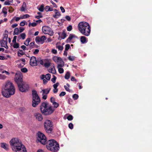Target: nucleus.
I'll return each mask as SVG.
<instances>
[{"mask_svg": "<svg viewBox=\"0 0 152 152\" xmlns=\"http://www.w3.org/2000/svg\"><path fill=\"white\" fill-rule=\"evenodd\" d=\"M10 143L14 152H27L25 147L18 138H13Z\"/></svg>", "mask_w": 152, "mask_h": 152, "instance_id": "obj_1", "label": "nucleus"}, {"mask_svg": "<svg viewBox=\"0 0 152 152\" xmlns=\"http://www.w3.org/2000/svg\"><path fill=\"white\" fill-rule=\"evenodd\" d=\"M78 28L79 31L83 35L86 36L90 35L91 28L88 23L84 21L81 22L79 23Z\"/></svg>", "mask_w": 152, "mask_h": 152, "instance_id": "obj_2", "label": "nucleus"}, {"mask_svg": "<svg viewBox=\"0 0 152 152\" xmlns=\"http://www.w3.org/2000/svg\"><path fill=\"white\" fill-rule=\"evenodd\" d=\"M46 147L48 150L53 152H57L59 149V145L54 140H51L48 141Z\"/></svg>", "mask_w": 152, "mask_h": 152, "instance_id": "obj_3", "label": "nucleus"}, {"mask_svg": "<svg viewBox=\"0 0 152 152\" xmlns=\"http://www.w3.org/2000/svg\"><path fill=\"white\" fill-rule=\"evenodd\" d=\"M41 112L45 115H48L52 113L54 111V109L51 106H48L46 103H42L40 106Z\"/></svg>", "mask_w": 152, "mask_h": 152, "instance_id": "obj_4", "label": "nucleus"}, {"mask_svg": "<svg viewBox=\"0 0 152 152\" xmlns=\"http://www.w3.org/2000/svg\"><path fill=\"white\" fill-rule=\"evenodd\" d=\"M33 102L32 105L34 107H36L40 102V99L37 91L35 90L32 91Z\"/></svg>", "mask_w": 152, "mask_h": 152, "instance_id": "obj_5", "label": "nucleus"}, {"mask_svg": "<svg viewBox=\"0 0 152 152\" xmlns=\"http://www.w3.org/2000/svg\"><path fill=\"white\" fill-rule=\"evenodd\" d=\"M45 129L47 133H50L53 130V124L52 121L49 120H46L44 123Z\"/></svg>", "mask_w": 152, "mask_h": 152, "instance_id": "obj_6", "label": "nucleus"}, {"mask_svg": "<svg viewBox=\"0 0 152 152\" xmlns=\"http://www.w3.org/2000/svg\"><path fill=\"white\" fill-rule=\"evenodd\" d=\"M6 89L7 91H10L11 94H14L15 92V88L13 84L10 81L6 83L4 87V88Z\"/></svg>", "mask_w": 152, "mask_h": 152, "instance_id": "obj_7", "label": "nucleus"}, {"mask_svg": "<svg viewBox=\"0 0 152 152\" xmlns=\"http://www.w3.org/2000/svg\"><path fill=\"white\" fill-rule=\"evenodd\" d=\"M37 135V140L42 144L45 145L46 143L47 139L45 135L42 133L38 132Z\"/></svg>", "mask_w": 152, "mask_h": 152, "instance_id": "obj_8", "label": "nucleus"}, {"mask_svg": "<svg viewBox=\"0 0 152 152\" xmlns=\"http://www.w3.org/2000/svg\"><path fill=\"white\" fill-rule=\"evenodd\" d=\"M19 90L22 92H26L29 88L28 85L26 83L23 82L18 85Z\"/></svg>", "mask_w": 152, "mask_h": 152, "instance_id": "obj_9", "label": "nucleus"}, {"mask_svg": "<svg viewBox=\"0 0 152 152\" xmlns=\"http://www.w3.org/2000/svg\"><path fill=\"white\" fill-rule=\"evenodd\" d=\"M22 77L23 75L21 72H18L15 74V80L18 85L23 83Z\"/></svg>", "mask_w": 152, "mask_h": 152, "instance_id": "obj_10", "label": "nucleus"}, {"mask_svg": "<svg viewBox=\"0 0 152 152\" xmlns=\"http://www.w3.org/2000/svg\"><path fill=\"white\" fill-rule=\"evenodd\" d=\"M42 30L45 34H48L50 36H53V33L51 28L48 26H45L42 27Z\"/></svg>", "mask_w": 152, "mask_h": 152, "instance_id": "obj_11", "label": "nucleus"}, {"mask_svg": "<svg viewBox=\"0 0 152 152\" xmlns=\"http://www.w3.org/2000/svg\"><path fill=\"white\" fill-rule=\"evenodd\" d=\"M52 59L53 61L57 64V65L64 64V62L62 59L59 57L54 56Z\"/></svg>", "mask_w": 152, "mask_h": 152, "instance_id": "obj_12", "label": "nucleus"}, {"mask_svg": "<svg viewBox=\"0 0 152 152\" xmlns=\"http://www.w3.org/2000/svg\"><path fill=\"white\" fill-rule=\"evenodd\" d=\"M51 88H48L46 89H43L40 92L42 94V99H46L47 98V94L49 92Z\"/></svg>", "mask_w": 152, "mask_h": 152, "instance_id": "obj_13", "label": "nucleus"}, {"mask_svg": "<svg viewBox=\"0 0 152 152\" xmlns=\"http://www.w3.org/2000/svg\"><path fill=\"white\" fill-rule=\"evenodd\" d=\"M25 62L26 60L24 58H20L15 61L17 66L19 68L23 67Z\"/></svg>", "mask_w": 152, "mask_h": 152, "instance_id": "obj_14", "label": "nucleus"}, {"mask_svg": "<svg viewBox=\"0 0 152 152\" xmlns=\"http://www.w3.org/2000/svg\"><path fill=\"white\" fill-rule=\"evenodd\" d=\"M1 93L3 96L7 98H9L11 95H13L11 94L10 91H7V90L4 88L2 89Z\"/></svg>", "mask_w": 152, "mask_h": 152, "instance_id": "obj_15", "label": "nucleus"}, {"mask_svg": "<svg viewBox=\"0 0 152 152\" xmlns=\"http://www.w3.org/2000/svg\"><path fill=\"white\" fill-rule=\"evenodd\" d=\"M30 64L31 66H34L37 65V61L35 56H32L30 61Z\"/></svg>", "mask_w": 152, "mask_h": 152, "instance_id": "obj_16", "label": "nucleus"}, {"mask_svg": "<svg viewBox=\"0 0 152 152\" xmlns=\"http://www.w3.org/2000/svg\"><path fill=\"white\" fill-rule=\"evenodd\" d=\"M46 39V37L43 36L41 37H37L35 38V41L36 42H39L41 44L44 43V41Z\"/></svg>", "mask_w": 152, "mask_h": 152, "instance_id": "obj_17", "label": "nucleus"}, {"mask_svg": "<svg viewBox=\"0 0 152 152\" xmlns=\"http://www.w3.org/2000/svg\"><path fill=\"white\" fill-rule=\"evenodd\" d=\"M34 115L35 118L39 121H41L43 119V117L40 113H36L34 114Z\"/></svg>", "mask_w": 152, "mask_h": 152, "instance_id": "obj_18", "label": "nucleus"}, {"mask_svg": "<svg viewBox=\"0 0 152 152\" xmlns=\"http://www.w3.org/2000/svg\"><path fill=\"white\" fill-rule=\"evenodd\" d=\"M7 41L6 40H2L0 41L1 46L4 47L7 49L8 48V47L7 45Z\"/></svg>", "mask_w": 152, "mask_h": 152, "instance_id": "obj_19", "label": "nucleus"}, {"mask_svg": "<svg viewBox=\"0 0 152 152\" xmlns=\"http://www.w3.org/2000/svg\"><path fill=\"white\" fill-rule=\"evenodd\" d=\"M48 71L49 72L53 74H55L56 73V71L55 70L54 65L53 64H51L50 67L48 69Z\"/></svg>", "mask_w": 152, "mask_h": 152, "instance_id": "obj_20", "label": "nucleus"}, {"mask_svg": "<svg viewBox=\"0 0 152 152\" xmlns=\"http://www.w3.org/2000/svg\"><path fill=\"white\" fill-rule=\"evenodd\" d=\"M76 37L75 35L73 34H70L68 38L66 40V43H69L71 42V41L73 39Z\"/></svg>", "mask_w": 152, "mask_h": 152, "instance_id": "obj_21", "label": "nucleus"}, {"mask_svg": "<svg viewBox=\"0 0 152 152\" xmlns=\"http://www.w3.org/2000/svg\"><path fill=\"white\" fill-rule=\"evenodd\" d=\"M53 11L55 14L53 15V17L55 18H58L61 15L60 12L56 9L54 10Z\"/></svg>", "mask_w": 152, "mask_h": 152, "instance_id": "obj_22", "label": "nucleus"}, {"mask_svg": "<svg viewBox=\"0 0 152 152\" xmlns=\"http://www.w3.org/2000/svg\"><path fill=\"white\" fill-rule=\"evenodd\" d=\"M64 65V64L62 65H57V68L58 69V71L60 74L63 73L64 72V70L62 67Z\"/></svg>", "mask_w": 152, "mask_h": 152, "instance_id": "obj_23", "label": "nucleus"}, {"mask_svg": "<svg viewBox=\"0 0 152 152\" xmlns=\"http://www.w3.org/2000/svg\"><path fill=\"white\" fill-rule=\"evenodd\" d=\"M27 5L25 2H23L21 7L20 8V10L21 12H24L27 10Z\"/></svg>", "mask_w": 152, "mask_h": 152, "instance_id": "obj_24", "label": "nucleus"}, {"mask_svg": "<svg viewBox=\"0 0 152 152\" xmlns=\"http://www.w3.org/2000/svg\"><path fill=\"white\" fill-rule=\"evenodd\" d=\"M1 148H4L6 150H8L9 149V146L8 145L5 143L1 142Z\"/></svg>", "mask_w": 152, "mask_h": 152, "instance_id": "obj_25", "label": "nucleus"}, {"mask_svg": "<svg viewBox=\"0 0 152 152\" xmlns=\"http://www.w3.org/2000/svg\"><path fill=\"white\" fill-rule=\"evenodd\" d=\"M51 64L49 60L46 59H45V62L44 65L45 67L48 68L49 67L50 65H51Z\"/></svg>", "mask_w": 152, "mask_h": 152, "instance_id": "obj_26", "label": "nucleus"}, {"mask_svg": "<svg viewBox=\"0 0 152 152\" xmlns=\"http://www.w3.org/2000/svg\"><path fill=\"white\" fill-rule=\"evenodd\" d=\"M80 40L82 44H85L88 42L87 38L84 36H81L80 38Z\"/></svg>", "mask_w": 152, "mask_h": 152, "instance_id": "obj_27", "label": "nucleus"}, {"mask_svg": "<svg viewBox=\"0 0 152 152\" xmlns=\"http://www.w3.org/2000/svg\"><path fill=\"white\" fill-rule=\"evenodd\" d=\"M56 48L61 52L62 51L64 48L63 45H58V43L56 44Z\"/></svg>", "mask_w": 152, "mask_h": 152, "instance_id": "obj_28", "label": "nucleus"}, {"mask_svg": "<svg viewBox=\"0 0 152 152\" xmlns=\"http://www.w3.org/2000/svg\"><path fill=\"white\" fill-rule=\"evenodd\" d=\"M2 12L4 14V17H6L7 12V9L5 7H3L2 10Z\"/></svg>", "mask_w": 152, "mask_h": 152, "instance_id": "obj_29", "label": "nucleus"}, {"mask_svg": "<svg viewBox=\"0 0 152 152\" xmlns=\"http://www.w3.org/2000/svg\"><path fill=\"white\" fill-rule=\"evenodd\" d=\"M44 5L42 4L40 7H38L37 9L40 12H42L44 11Z\"/></svg>", "mask_w": 152, "mask_h": 152, "instance_id": "obj_30", "label": "nucleus"}, {"mask_svg": "<svg viewBox=\"0 0 152 152\" xmlns=\"http://www.w3.org/2000/svg\"><path fill=\"white\" fill-rule=\"evenodd\" d=\"M45 10L46 12L52 11L53 10V9L52 8H50V6H47L45 7Z\"/></svg>", "mask_w": 152, "mask_h": 152, "instance_id": "obj_31", "label": "nucleus"}, {"mask_svg": "<svg viewBox=\"0 0 152 152\" xmlns=\"http://www.w3.org/2000/svg\"><path fill=\"white\" fill-rule=\"evenodd\" d=\"M20 33L19 30L18 28H16L14 29L13 32L14 35H18Z\"/></svg>", "mask_w": 152, "mask_h": 152, "instance_id": "obj_32", "label": "nucleus"}, {"mask_svg": "<svg viewBox=\"0 0 152 152\" xmlns=\"http://www.w3.org/2000/svg\"><path fill=\"white\" fill-rule=\"evenodd\" d=\"M31 41V39L30 38H27L26 40L25 41L24 44L26 45L27 46L29 45V43Z\"/></svg>", "mask_w": 152, "mask_h": 152, "instance_id": "obj_33", "label": "nucleus"}, {"mask_svg": "<svg viewBox=\"0 0 152 152\" xmlns=\"http://www.w3.org/2000/svg\"><path fill=\"white\" fill-rule=\"evenodd\" d=\"M37 14L38 15L35 16V18H36L37 19H39L40 18L42 17V15L41 13L38 12L37 13Z\"/></svg>", "mask_w": 152, "mask_h": 152, "instance_id": "obj_34", "label": "nucleus"}, {"mask_svg": "<svg viewBox=\"0 0 152 152\" xmlns=\"http://www.w3.org/2000/svg\"><path fill=\"white\" fill-rule=\"evenodd\" d=\"M70 73L69 72H67L65 76V78L66 79H68L69 78Z\"/></svg>", "mask_w": 152, "mask_h": 152, "instance_id": "obj_35", "label": "nucleus"}, {"mask_svg": "<svg viewBox=\"0 0 152 152\" xmlns=\"http://www.w3.org/2000/svg\"><path fill=\"white\" fill-rule=\"evenodd\" d=\"M30 15L28 14H26L24 15L21 16V19H23L29 18Z\"/></svg>", "mask_w": 152, "mask_h": 152, "instance_id": "obj_36", "label": "nucleus"}, {"mask_svg": "<svg viewBox=\"0 0 152 152\" xmlns=\"http://www.w3.org/2000/svg\"><path fill=\"white\" fill-rule=\"evenodd\" d=\"M50 78L51 75L49 74H47L45 75V79L48 80H50Z\"/></svg>", "mask_w": 152, "mask_h": 152, "instance_id": "obj_37", "label": "nucleus"}, {"mask_svg": "<svg viewBox=\"0 0 152 152\" xmlns=\"http://www.w3.org/2000/svg\"><path fill=\"white\" fill-rule=\"evenodd\" d=\"M75 57L74 56H70L68 57V58L69 61H72L75 60Z\"/></svg>", "mask_w": 152, "mask_h": 152, "instance_id": "obj_38", "label": "nucleus"}, {"mask_svg": "<svg viewBox=\"0 0 152 152\" xmlns=\"http://www.w3.org/2000/svg\"><path fill=\"white\" fill-rule=\"evenodd\" d=\"M20 36L23 40H24L25 39L26 35L25 33H23L21 34Z\"/></svg>", "mask_w": 152, "mask_h": 152, "instance_id": "obj_39", "label": "nucleus"}, {"mask_svg": "<svg viewBox=\"0 0 152 152\" xmlns=\"http://www.w3.org/2000/svg\"><path fill=\"white\" fill-rule=\"evenodd\" d=\"M52 104L53 106L55 108H57L59 105V104L56 102L53 103Z\"/></svg>", "mask_w": 152, "mask_h": 152, "instance_id": "obj_40", "label": "nucleus"}, {"mask_svg": "<svg viewBox=\"0 0 152 152\" xmlns=\"http://www.w3.org/2000/svg\"><path fill=\"white\" fill-rule=\"evenodd\" d=\"M13 46L15 48H17L19 47V45L18 43L16 42L14 43Z\"/></svg>", "mask_w": 152, "mask_h": 152, "instance_id": "obj_41", "label": "nucleus"}, {"mask_svg": "<svg viewBox=\"0 0 152 152\" xmlns=\"http://www.w3.org/2000/svg\"><path fill=\"white\" fill-rule=\"evenodd\" d=\"M78 95L76 94H74L72 96V98L74 100H76L78 98Z\"/></svg>", "mask_w": 152, "mask_h": 152, "instance_id": "obj_42", "label": "nucleus"}, {"mask_svg": "<svg viewBox=\"0 0 152 152\" xmlns=\"http://www.w3.org/2000/svg\"><path fill=\"white\" fill-rule=\"evenodd\" d=\"M8 37V34L6 33L4 34L3 40H6L7 41V38Z\"/></svg>", "mask_w": 152, "mask_h": 152, "instance_id": "obj_43", "label": "nucleus"}, {"mask_svg": "<svg viewBox=\"0 0 152 152\" xmlns=\"http://www.w3.org/2000/svg\"><path fill=\"white\" fill-rule=\"evenodd\" d=\"M24 54V53L23 51L21 50H19L18 51V56H19V55H23Z\"/></svg>", "mask_w": 152, "mask_h": 152, "instance_id": "obj_44", "label": "nucleus"}, {"mask_svg": "<svg viewBox=\"0 0 152 152\" xmlns=\"http://www.w3.org/2000/svg\"><path fill=\"white\" fill-rule=\"evenodd\" d=\"M37 24L36 23H29V26H32L33 27H34L36 26Z\"/></svg>", "mask_w": 152, "mask_h": 152, "instance_id": "obj_45", "label": "nucleus"}, {"mask_svg": "<svg viewBox=\"0 0 152 152\" xmlns=\"http://www.w3.org/2000/svg\"><path fill=\"white\" fill-rule=\"evenodd\" d=\"M72 29V25H70L67 27V30L68 31H70Z\"/></svg>", "mask_w": 152, "mask_h": 152, "instance_id": "obj_46", "label": "nucleus"}, {"mask_svg": "<svg viewBox=\"0 0 152 152\" xmlns=\"http://www.w3.org/2000/svg\"><path fill=\"white\" fill-rule=\"evenodd\" d=\"M21 70L22 72H24V73L28 71V70L27 69V68H24L21 69Z\"/></svg>", "mask_w": 152, "mask_h": 152, "instance_id": "obj_47", "label": "nucleus"}, {"mask_svg": "<svg viewBox=\"0 0 152 152\" xmlns=\"http://www.w3.org/2000/svg\"><path fill=\"white\" fill-rule=\"evenodd\" d=\"M70 48V46L69 44H66L65 45V50H68Z\"/></svg>", "mask_w": 152, "mask_h": 152, "instance_id": "obj_48", "label": "nucleus"}, {"mask_svg": "<svg viewBox=\"0 0 152 152\" xmlns=\"http://www.w3.org/2000/svg\"><path fill=\"white\" fill-rule=\"evenodd\" d=\"M32 51H33V53L34 54H37L38 52H39V50L37 49H36L34 50H34H33Z\"/></svg>", "mask_w": 152, "mask_h": 152, "instance_id": "obj_49", "label": "nucleus"}, {"mask_svg": "<svg viewBox=\"0 0 152 152\" xmlns=\"http://www.w3.org/2000/svg\"><path fill=\"white\" fill-rule=\"evenodd\" d=\"M67 118L68 120L71 121L73 119V116L72 115H70L67 116Z\"/></svg>", "mask_w": 152, "mask_h": 152, "instance_id": "obj_50", "label": "nucleus"}, {"mask_svg": "<svg viewBox=\"0 0 152 152\" xmlns=\"http://www.w3.org/2000/svg\"><path fill=\"white\" fill-rule=\"evenodd\" d=\"M56 77L54 75H53V77L51 79V81L53 83H54L56 82Z\"/></svg>", "mask_w": 152, "mask_h": 152, "instance_id": "obj_51", "label": "nucleus"}, {"mask_svg": "<svg viewBox=\"0 0 152 152\" xmlns=\"http://www.w3.org/2000/svg\"><path fill=\"white\" fill-rule=\"evenodd\" d=\"M69 127L71 129H73V124L72 123H70L68 125Z\"/></svg>", "mask_w": 152, "mask_h": 152, "instance_id": "obj_52", "label": "nucleus"}, {"mask_svg": "<svg viewBox=\"0 0 152 152\" xmlns=\"http://www.w3.org/2000/svg\"><path fill=\"white\" fill-rule=\"evenodd\" d=\"M51 52L55 54H56L57 53V50L54 49H52Z\"/></svg>", "mask_w": 152, "mask_h": 152, "instance_id": "obj_53", "label": "nucleus"}, {"mask_svg": "<svg viewBox=\"0 0 152 152\" xmlns=\"http://www.w3.org/2000/svg\"><path fill=\"white\" fill-rule=\"evenodd\" d=\"M11 2H9V1H6L4 3V4L5 5H10L11 4Z\"/></svg>", "mask_w": 152, "mask_h": 152, "instance_id": "obj_54", "label": "nucleus"}, {"mask_svg": "<svg viewBox=\"0 0 152 152\" xmlns=\"http://www.w3.org/2000/svg\"><path fill=\"white\" fill-rule=\"evenodd\" d=\"M72 102V100L70 98H69L68 99V102L69 104H71Z\"/></svg>", "mask_w": 152, "mask_h": 152, "instance_id": "obj_55", "label": "nucleus"}, {"mask_svg": "<svg viewBox=\"0 0 152 152\" xmlns=\"http://www.w3.org/2000/svg\"><path fill=\"white\" fill-rule=\"evenodd\" d=\"M39 62L41 65H43L44 64L45 59L44 60L40 59L39 60Z\"/></svg>", "mask_w": 152, "mask_h": 152, "instance_id": "obj_56", "label": "nucleus"}, {"mask_svg": "<svg viewBox=\"0 0 152 152\" xmlns=\"http://www.w3.org/2000/svg\"><path fill=\"white\" fill-rule=\"evenodd\" d=\"M64 88L66 91L68 92H70V89H69V87H67V86H64Z\"/></svg>", "mask_w": 152, "mask_h": 152, "instance_id": "obj_57", "label": "nucleus"}, {"mask_svg": "<svg viewBox=\"0 0 152 152\" xmlns=\"http://www.w3.org/2000/svg\"><path fill=\"white\" fill-rule=\"evenodd\" d=\"M66 94L65 92L64 91H62L61 92V93L59 94V96H64Z\"/></svg>", "mask_w": 152, "mask_h": 152, "instance_id": "obj_58", "label": "nucleus"}, {"mask_svg": "<svg viewBox=\"0 0 152 152\" xmlns=\"http://www.w3.org/2000/svg\"><path fill=\"white\" fill-rule=\"evenodd\" d=\"M26 21H23L21 22L20 24V25L21 26H24L25 24Z\"/></svg>", "mask_w": 152, "mask_h": 152, "instance_id": "obj_59", "label": "nucleus"}, {"mask_svg": "<svg viewBox=\"0 0 152 152\" xmlns=\"http://www.w3.org/2000/svg\"><path fill=\"white\" fill-rule=\"evenodd\" d=\"M59 85V83H56V84H55L53 85V87L54 88H57V87Z\"/></svg>", "mask_w": 152, "mask_h": 152, "instance_id": "obj_60", "label": "nucleus"}, {"mask_svg": "<svg viewBox=\"0 0 152 152\" xmlns=\"http://www.w3.org/2000/svg\"><path fill=\"white\" fill-rule=\"evenodd\" d=\"M50 101L52 104L55 102V98L53 97H51L50 98Z\"/></svg>", "mask_w": 152, "mask_h": 152, "instance_id": "obj_61", "label": "nucleus"}, {"mask_svg": "<svg viewBox=\"0 0 152 152\" xmlns=\"http://www.w3.org/2000/svg\"><path fill=\"white\" fill-rule=\"evenodd\" d=\"M34 42H31L29 44V46L31 48H33V46L34 45Z\"/></svg>", "mask_w": 152, "mask_h": 152, "instance_id": "obj_62", "label": "nucleus"}, {"mask_svg": "<svg viewBox=\"0 0 152 152\" xmlns=\"http://www.w3.org/2000/svg\"><path fill=\"white\" fill-rule=\"evenodd\" d=\"M16 38H17V36H15L14 37V38H13V39L12 41V42L13 43H15L16 42Z\"/></svg>", "mask_w": 152, "mask_h": 152, "instance_id": "obj_63", "label": "nucleus"}, {"mask_svg": "<svg viewBox=\"0 0 152 152\" xmlns=\"http://www.w3.org/2000/svg\"><path fill=\"white\" fill-rule=\"evenodd\" d=\"M60 9L62 13H64L65 12V10L64 7L62 6L60 7Z\"/></svg>", "mask_w": 152, "mask_h": 152, "instance_id": "obj_64", "label": "nucleus"}]
</instances>
